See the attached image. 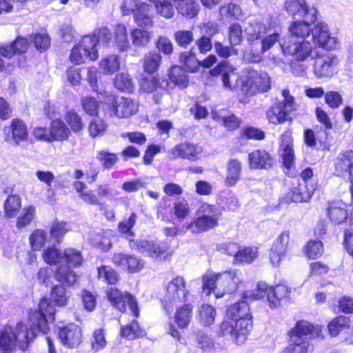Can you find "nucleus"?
<instances>
[{
    "label": "nucleus",
    "mask_w": 353,
    "mask_h": 353,
    "mask_svg": "<svg viewBox=\"0 0 353 353\" xmlns=\"http://www.w3.org/2000/svg\"><path fill=\"white\" fill-rule=\"evenodd\" d=\"M106 297L111 305L121 312H125L128 305L132 315L136 318L139 317L138 302L131 293L122 292L117 288H110L106 291Z\"/></svg>",
    "instance_id": "obj_9"
},
{
    "label": "nucleus",
    "mask_w": 353,
    "mask_h": 353,
    "mask_svg": "<svg viewBox=\"0 0 353 353\" xmlns=\"http://www.w3.org/2000/svg\"><path fill=\"white\" fill-rule=\"evenodd\" d=\"M241 163L237 159L229 161L227 166V176L225 183L228 186L234 185L240 179Z\"/></svg>",
    "instance_id": "obj_34"
},
{
    "label": "nucleus",
    "mask_w": 353,
    "mask_h": 353,
    "mask_svg": "<svg viewBox=\"0 0 353 353\" xmlns=\"http://www.w3.org/2000/svg\"><path fill=\"white\" fill-rule=\"evenodd\" d=\"M334 175L346 177L348 171L353 167V150L340 152L334 159Z\"/></svg>",
    "instance_id": "obj_22"
},
{
    "label": "nucleus",
    "mask_w": 353,
    "mask_h": 353,
    "mask_svg": "<svg viewBox=\"0 0 353 353\" xmlns=\"http://www.w3.org/2000/svg\"><path fill=\"white\" fill-rule=\"evenodd\" d=\"M216 316V309L210 305H202L199 309V321L204 326H210L213 324Z\"/></svg>",
    "instance_id": "obj_35"
},
{
    "label": "nucleus",
    "mask_w": 353,
    "mask_h": 353,
    "mask_svg": "<svg viewBox=\"0 0 353 353\" xmlns=\"http://www.w3.org/2000/svg\"><path fill=\"white\" fill-rule=\"evenodd\" d=\"M66 225L65 222H56L53 223L50 231V240H53L56 243L59 244L61 239L68 232Z\"/></svg>",
    "instance_id": "obj_58"
},
{
    "label": "nucleus",
    "mask_w": 353,
    "mask_h": 353,
    "mask_svg": "<svg viewBox=\"0 0 353 353\" xmlns=\"http://www.w3.org/2000/svg\"><path fill=\"white\" fill-rule=\"evenodd\" d=\"M144 333L145 331L140 327L137 320H133L131 323L127 325L121 326L120 330L121 336L129 340L143 336Z\"/></svg>",
    "instance_id": "obj_38"
},
{
    "label": "nucleus",
    "mask_w": 353,
    "mask_h": 353,
    "mask_svg": "<svg viewBox=\"0 0 353 353\" xmlns=\"http://www.w3.org/2000/svg\"><path fill=\"white\" fill-rule=\"evenodd\" d=\"M107 125L105 122L99 117L93 118L89 125L88 130L90 137L96 138L102 136L105 132Z\"/></svg>",
    "instance_id": "obj_54"
},
{
    "label": "nucleus",
    "mask_w": 353,
    "mask_h": 353,
    "mask_svg": "<svg viewBox=\"0 0 353 353\" xmlns=\"http://www.w3.org/2000/svg\"><path fill=\"white\" fill-rule=\"evenodd\" d=\"M168 78L174 86H178L181 89L188 86L189 75L187 71L181 66H172L169 70Z\"/></svg>",
    "instance_id": "obj_30"
},
{
    "label": "nucleus",
    "mask_w": 353,
    "mask_h": 353,
    "mask_svg": "<svg viewBox=\"0 0 353 353\" xmlns=\"http://www.w3.org/2000/svg\"><path fill=\"white\" fill-rule=\"evenodd\" d=\"M176 44L184 48L193 41V33L191 30H180L176 31L174 35Z\"/></svg>",
    "instance_id": "obj_60"
},
{
    "label": "nucleus",
    "mask_w": 353,
    "mask_h": 353,
    "mask_svg": "<svg viewBox=\"0 0 353 353\" xmlns=\"http://www.w3.org/2000/svg\"><path fill=\"white\" fill-rule=\"evenodd\" d=\"M110 101L112 112L119 118L131 117L138 111V103L132 99L111 97Z\"/></svg>",
    "instance_id": "obj_14"
},
{
    "label": "nucleus",
    "mask_w": 353,
    "mask_h": 353,
    "mask_svg": "<svg viewBox=\"0 0 353 353\" xmlns=\"http://www.w3.org/2000/svg\"><path fill=\"white\" fill-rule=\"evenodd\" d=\"M252 315L250 306L245 301H240L230 305L225 319L220 325L219 334L230 335L236 342L244 341L245 335L252 329Z\"/></svg>",
    "instance_id": "obj_3"
},
{
    "label": "nucleus",
    "mask_w": 353,
    "mask_h": 353,
    "mask_svg": "<svg viewBox=\"0 0 353 353\" xmlns=\"http://www.w3.org/2000/svg\"><path fill=\"white\" fill-rule=\"evenodd\" d=\"M192 305L186 304L176 311L175 320L179 327L184 328L188 325L192 317Z\"/></svg>",
    "instance_id": "obj_42"
},
{
    "label": "nucleus",
    "mask_w": 353,
    "mask_h": 353,
    "mask_svg": "<svg viewBox=\"0 0 353 353\" xmlns=\"http://www.w3.org/2000/svg\"><path fill=\"white\" fill-rule=\"evenodd\" d=\"M58 336L63 345L74 347L81 342V329L75 323H69L59 328Z\"/></svg>",
    "instance_id": "obj_17"
},
{
    "label": "nucleus",
    "mask_w": 353,
    "mask_h": 353,
    "mask_svg": "<svg viewBox=\"0 0 353 353\" xmlns=\"http://www.w3.org/2000/svg\"><path fill=\"white\" fill-rule=\"evenodd\" d=\"M350 325V319L347 316L340 315L334 318L328 324L329 333L332 336H337L341 331L348 328Z\"/></svg>",
    "instance_id": "obj_37"
},
{
    "label": "nucleus",
    "mask_w": 353,
    "mask_h": 353,
    "mask_svg": "<svg viewBox=\"0 0 353 353\" xmlns=\"http://www.w3.org/2000/svg\"><path fill=\"white\" fill-rule=\"evenodd\" d=\"M316 184L301 183L289 189L285 193L283 201L287 203L292 202L302 203L308 202L316 190Z\"/></svg>",
    "instance_id": "obj_15"
},
{
    "label": "nucleus",
    "mask_w": 353,
    "mask_h": 353,
    "mask_svg": "<svg viewBox=\"0 0 353 353\" xmlns=\"http://www.w3.org/2000/svg\"><path fill=\"white\" fill-rule=\"evenodd\" d=\"M112 39V33L106 27L95 30L92 34L84 36L79 43L75 45L70 52L72 63L79 65L86 59L95 61L99 57L98 45L108 46Z\"/></svg>",
    "instance_id": "obj_4"
},
{
    "label": "nucleus",
    "mask_w": 353,
    "mask_h": 353,
    "mask_svg": "<svg viewBox=\"0 0 353 353\" xmlns=\"http://www.w3.org/2000/svg\"><path fill=\"white\" fill-rule=\"evenodd\" d=\"M44 261L50 265L59 263L63 258V253L55 247H50L44 250L43 253Z\"/></svg>",
    "instance_id": "obj_61"
},
{
    "label": "nucleus",
    "mask_w": 353,
    "mask_h": 353,
    "mask_svg": "<svg viewBox=\"0 0 353 353\" xmlns=\"http://www.w3.org/2000/svg\"><path fill=\"white\" fill-rule=\"evenodd\" d=\"M21 208V198L19 195L12 194L8 196L4 203L5 214L8 217H13L17 215Z\"/></svg>",
    "instance_id": "obj_43"
},
{
    "label": "nucleus",
    "mask_w": 353,
    "mask_h": 353,
    "mask_svg": "<svg viewBox=\"0 0 353 353\" xmlns=\"http://www.w3.org/2000/svg\"><path fill=\"white\" fill-rule=\"evenodd\" d=\"M179 62L187 72H196L200 68V61L196 57L194 48L188 52H181L179 55Z\"/></svg>",
    "instance_id": "obj_32"
},
{
    "label": "nucleus",
    "mask_w": 353,
    "mask_h": 353,
    "mask_svg": "<svg viewBox=\"0 0 353 353\" xmlns=\"http://www.w3.org/2000/svg\"><path fill=\"white\" fill-rule=\"evenodd\" d=\"M35 48L40 52L47 50L50 46V38L47 33H35L30 36Z\"/></svg>",
    "instance_id": "obj_45"
},
{
    "label": "nucleus",
    "mask_w": 353,
    "mask_h": 353,
    "mask_svg": "<svg viewBox=\"0 0 353 353\" xmlns=\"http://www.w3.org/2000/svg\"><path fill=\"white\" fill-rule=\"evenodd\" d=\"M256 77L254 81L256 87L261 92H266L271 88V79L266 72L256 73Z\"/></svg>",
    "instance_id": "obj_64"
},
{
    "label": "nucleus",
    "mask_w": 353,
    "mask_h": 353,
    "mask_svg": "<svg viewBox=\"0 0 353 353\" xmlns=\"http://www.w3.org/2000/svg\"><path fill=\"white\" fill-rule=\"evenodd\" d=\"M233 67L229 64L228 61L224 60L210 70V73L211 76L220 79L224 88L231 89L230 74L233 72Z\"/></svg>",
    "instance_id": "obj_25"
},
{
    "label": "nucleus",
    "mask_w": 353,
    "mask_h": 353,
    "mask_svg": "<svg viewBox=\"0 0 353 353\" xmlns=\"http://www.w3.org/2000/svg\"><path fill=\"white\" fill-rule=\"evenodd\" d=\"M178 13L187 19L196 17L200 11V4L197 0H179L174 3Z\"/></svg>",
    "instance_id": "obj_26"
},
{
    "label": "nucleus",
    "mask_w": 353,
    "mask_h": 353,
    "mask_svg": "<svg viewBox=\"0 0 353 353\" xmlns=\"http://www.w3.org/2000/svg\"><path fill=\"white\" fill-rule=\"evenodd\" d=\"M152 2H155L156 8L158 14L161 16L170 19L174 14V6L171 2L167 0H150Z\"/></svg>",
    "instance_id": "obj_55"
},
{
    "label": "nucleus",
    "mask_w": 353,
    "mask_h": 353,
    "mask_svg": "<svg viewBox=\"0 0 353 353\" xmlns=\"http://www.w3.org/2000/svg\"><path fill=\"white\" fill-rule=\"evenodd\" d=\"M47 232L43 230L37 229L34 230L30 236V243L34 250H39L43 246L47 241Z\"/></svg>",
    "instance_id": "obj_48"
},
{
    "label": "nucleus",
    "mask_w": 353,
    "mask_h": 353,
    "mask_svg": "<svg viewBox=\"0 0 353 353\" xmlns=\"http://www.w3.org/2000/svg\"><path fill=\"white\" fill-rule=\"evenodd\" d=\"M169 85L170 83L167 79H161L156 77H145L142 79L141 83V87L143 91L148 93L157 92L154 95V99L156 103H159L161 99V95H159V94H161L162 91H165Z\"/></svg>",
    "instance_id": "obj_19"
},
{
    "label": "nucleus",
    "mask_w": 353,
    "mask_h": 353,
    "mask_svg": "<svg viewBox=\"0 0 353 353\" xmlns=\"http://www.w3.org/2000/svg\"><path fill=\"white\" fill-rule=\"evenodd\" d=\"M339 59L332 53H325L314 57L313 72L318 78H330L337 73Z\"/></svg>",
    "instance_id": "obj_13"
},
{
    "label": "nucleus",
    "mask_w": 353,
    "mask_h": 353,
    "mask_svg": "<svg viewBox=\"0 0 353 353\" xmlns=\"http://www.w3.org/2000/svg\"><path fill=\"white\" fill-rule=\"evenodd\" d=\"M196 146L189 142L176 145L170 151V157L173 159L181 158L194 161L197 159Z\"/></svg>",
    "instance_id": "obj_24"
},
{
    "label": "nucleus",
    "mask_w": 353,
    "mask_h": 353,
    "mask_svg": "<svg viewBox=\"0 0 353 353\" xmlns=\"http://www.w3.org/2000/svg\"><path fill=\"white\" fill-rule=\"evenodd\" d=\"M63 285L64 284L62 283H61V284L54 285L52 287L50 290L51 300L59 307L66 305L71 294L70 292ZM65 285H67L65 284Z\"/></svg>",
    "instance_id": "obj_33"
},
{
    "label": "nucleus",
    "mask_w": 353,
    "mask_h": 353,
    "mask_svg": "<svg viewBox=\"0 0 353 353\" xmlns=\"http://www.w3.org/2000/svg\"><path fill=\"white\" fill-rule=\"evenodd\" d=\"M98 276L110 285L115 284L119 279L117 272L111 267L105 265L98 268Z\"/></svg>",
    "instance_id": "obj_50"
},
{
    "label": "nucleus",
    "mask_w": 353,
    "mask_h": 353,
    "mask_svg": "<svg viewBox=\"0 0 353 353\" xmlns=\"http://www.w3.org/2000/svg\"><path fill=\"white\" fill-rule=\"evenodd\" d=\"M219 12L222 17L239 19V17L242 14V10L239 5L230 3L227 5L221 6L219 9Z\"/></svg>",
    "instance_id": "obj_57"
},
{
    "label": "nucleus",
    "mask_w": 353,
    "mask_h": 353,
    "mask_svg": "<svg viewBox=\"0 0 353 353\" xmlns=\"http://www.w3.org/2000/svg\"><path fill=\"white\" fill-rule=\"evenodd\" d=\"M188 294L185 290V281L182 276H176L167 286V295L161 300L162 305L168 314L173 310L172 305L176 301H185Z\"/></svg>",
    "instance_id": "obj_11"
},
{
    "label": "nucleus",
    "mask_w": 353,
    "mask_h": 353,
    "mask_svg": "<svg viewBox=\"0 0 353 353\" xmlns=\"http://www.w3.org/2000/svg\"><path fill=\"white\" fill-rule=\"evenodd\" d=\"M161 55L157 52H150L144 58V70L148 74L155 72L161 62Z\"/></svg>",
    "instance_id": "obj_41"
},
{
    "label": "nucleus",
    "mask_w": 353,
    "mask_h": 353,
    "mask_svg": "<svg viewBox=\"0 0 353 353\" xmlns=\"http://www.w3.org/2000/svg\"><path fill=\"white\" fill-rule=\"evenodd\" d=\"M51 141H63L68 139L70 130L61 119H54L50 125Z\"/></svg>",
    "instance_id": "obj_28"
},
{
    "label": "nucleus",
    "mask_w": 353,
    "mask_h": 353,
    "mask_svg": "<svg viewBox=\"0 0 353 353\" xmlns=\"http://www.w3.org/2000/svg\"><path fill=\"white\" fill-rule=\"evenodd\" d=\"M131 38L134 46L144 47L150 41V34L145 30L134 28L131 31Z\"/></svg>",
    "instance_id": "obj_44"
},
{
    "label": "nucleus",
    "mask_w": 353,
    "mask_h": 353,
    "mask_svg": "<svg viewBox=\"0 0 353 353\" xmlns=\"http://www.w3.org/2000/svg\"><path fill=\"white\" fill-rule=\"evenodd\" d=\"M285 10L294 19L301 18L292 21L289 26V34L282 40H290L294 37L296 41L306 39L312 34L314 44L319 47L331 50L337 46L336 38L331 37L328 26L324 22H318L312 28V24L318 19L319 11L314 6L307 4L306 0H286Z\"/></svg>",
    "instance_id": "obj_1"
},
{
    "label": "nucleus",
    "mask_w": 353,
    "mask_h": 353,
    "mask_svg": "<svg viewBox=\"0 0 353 353\" xmlns=\"http://www.w3.org/2000/svg\"><path fill=\"white\" fill-rule=\"evenodd\" d=\"M218 225V221L214 218H208L197 214L196 217L190 222L187 228L192 232H201L214 228Z\"/></svg>",
    "instance_id": "obj_31"
},
{
    "label": "nucleus",
    "mask_w": 353,
    "mask_h": 353,
    "mask_svg": "<svg viewBox=\"0 0 353 353\" xmlns=\"http://www.w3.org/2000/svg\"><path fill=\"white\" fill-rule=\"evenodd\" d=\"M114 85L117 89L128 93H132L134 88L132 79L125 72H121L116 75Z\"/></svg>",
    "instance_id": "obj_36"
},
{
    "label": "nucleus",
    "mask_w": 353,
    "mask_h": 353,
    "mask_svg": "<svg viewBox=\"0 0 353 353\" xmlns=\"http://www.w3.org/2000/svg\"><path fill=\"white\" fill-rule=\"evenodd\" d=\"M294 37L290 40H282L280 43L281 49L285 56H292L297 61H304L310 57L313 52L312 43L306 39H301L296 41Z\"/></svg>",
    "instance_id": "obj_10"
},
{
    "label": "nucleus",
    "mask_w": 353,
    "mask_h": 353,
    "mask_svg": "<svg viewBox=\"0 0 353 353\" xmlns=\"http://www.w3.org/2000/svg\"><path fill=\"white\" fill-rule=\"evenodd\" d=\"M325 210L327 217L333 224L347 223L349 219L347 205L341 200L328 201Z\"/></svg>",
    "instance_id": "obj_16"
},
{
    "label": "nucleus",
    "mask_w": 353,
    "mask_h": 353,
    "mask_svg": "<svg viewBox=\"0 0 353 353\" xmlns=\"http://www.w3.org/2000/svg\"><path fill=\"white\" fill-rule=\"evenodd\" d=\"M63 258L67 265H60L57 268L55 277L57 280L68 287L73 285L77 281L78 276L71 267L81 266L83 261L81 252L74 248H68L63 252Z\"/></svg>",
    "instance_id": "obj_6"
},
{
    "label": "nucleus",
    "mask_w": 353,
    "mask_h": 353,
    "mask_svg": "<svg viewBox=\"0 0 353 353\" xmlns=\"http://www.w3.org/2000/svg\"><path fill=\"white\" fill-rule=\"evenodd\" d=\"M100 65L105 72L114 73L120 67L119 57L114 54L108 55L101 61Z\"/></svg>",
    "instance_id": "obj_52"
},
{
    "label": "nucleus",
    "mask_w": 353,
    "mask_h": 353,
    "mask_svg": "<svg viewBox=\"0 0 353 353\" xmlns=\"http://www.w3.org/2000/svg\"><path fill=\"white\" fill-rule=\"evenodd\" d=\"M290 241L289 231L283 232L274 242L270 252V260L275 267L279 265L285 256Z\"/></svg>",
    "instance_id": "obj_18"
},
{
    "label": "nucleus",
    "mask_w": 353,
    "mask_h": 353,
    "mask_svg": "<svg viewBox=\"0 0 353 353\" xmlns=\"http://www.w3.org/2000/svg\"><path fill=\"white\" fill-rule=\"evenodd\" d=\"M96 158L101 162L104 169L108 170L112 168L118 161L117 154L105 150L98 151Z\"/></svg>",
    "instance_id": "obj_47"
},
{
    "label": "nucleus",
    "mask_w": 353,
    "mask_h": 353,
    "mask_svg": "<svg viewBox=\"0 0 353 353\" xmlns=\"http://www.w3.org/2000/svg\"><path fill=\"white\" fill-rule=\"evenodd\" d=\"M202 283L203 293H205L208 296L213 292L216 298L219 299L223 297V293H220L219 291L216 275H204L202 278Z\"/></svg>",
    "instance_id": "obj_39"
},
{
    "label": "nucleus",
    "mask_w": 353,
    "mask_h": 353,
    "mask_svg": "<svg viewBox=\"0 0 353 353\" xmlns=\"http://www.w3.org/2000/svg\"><path fill=\"white\" fill-rule=\"evenodd\" d=\"M55 308L47 299H41L38 310L31 312L28 323L19 322L14 327L13 335L19 348L26 351L37 336L38 332L46 334L50 330L49 321H54Z\"/></svg>",
    "instance_id": "obj_2"
},
{
    "label": "nucleus",
    "mask_w": 353,
    "mask_h": 353,
    "mask_svg": "<svg viewBox=\"0 0 353 353\" xmlns=\"http://www.w3.org/2000/svg\"><path fill=\"white\" fill-rule=\"evenodd\" d=\"M129 247L131 250H137L145 256L152 259H161L168 250L167 243L164 241H154L149 240H130Z\"/></svg>",
    "instance_id": "obj_12"
},
{
    "label": "nucleus",
    "mask_w": 353,
    "mask_h": 353,
    "mask_svg": "<svg viewBox=\"0 0 353 353\" xmlns=\"http://www.w3.org/2000/svg\"><path fill=\"white\" fill-rule=\"evenodd\" d=\"M320 329L303 320L296 322L294 327L289 331L290 343L281 353H309L312 352L313 345L308 341L307 336L313 337L319 334Z\"/></svg>",
    "instance_id": "obj_5"
},
{
    "label": "nucleus",
    "mask_w": 353,
    "mask_h": 353,
    "mask_svg": "<svg viewBox=\"0 0 353 353\" xmlns=\"http://www.w3.org/2000/svg\"><path fill=\"white\" fill-rule=\"evenodd\" d=\"M134 21L142 28L150 27L152 24V20L148 13V7L145 3L139 6V9L134 14Z\"/></svg>",
    "instance_id": "obj_40"
},
{
    "label": "nucleus",
    "mask_w": 353,
    "mask_h": 353,
    "mask_svg": "<svg viewBox=\"0 0 353 353\" xmlns=\"http://www.w3.org/2000/svg\"><path fill=\"white\" fill-rule=\"evenodd\" d=\"M249 165L253 170H268L272 167L274 159L264 150H256L248 155Z\"/></svg>",
    "instance_id": "obj_21"
},
{
    "label": "nucleus",
    "mask_w": 353,
    "mask_h": 353,
    "mask_svg": "<svg viewBox=\"0 0 353 353\" xmlns=\"http://www.w3.org/2000/svg\"><path fill=\"white\" fill-rule=\"evenodd\" d=\"M323 252V245L321 241L310 240L305 247V254L310 259H317L320 257Z\"/></svg>",
    "instance_id": "obj_56"
},
{
    "label": "nucleus",
    "mask_w": 353,
    "mask_h": 353,
    "mask_svg": "<svg viewBox=\"0 0 353 353\" xmlns=\"http://www.w3.org/2000/svg\"><path fill=\"white\" fill-rule=\"evenodd\" d=\"M217 285L220 293L230 294L236 290L239 279L236 276L234 272H225L216 274Z\"/></svg>",
    "instance_id": "obj_23"
},
{
    "label": "nucleus",
    "mask_w": 353,
    "mask_h": 353,
    "mask_svg": "<svg viewBox=\"0 0 353 353\" xmlns=\"http://www.w3.org/2000/svg\"><path fill=\"white\" fill-rule=\"evenodd\" d=\"M115 43L120 51H125L130 47L126 28L119 26L115 32Z\"/></svg>",
    "instance_id": "obj_49"
},
{
    "label": "nucleus",
    "mask_w": 353,
    "mask_h": 353,
    "mask_svg": "<svg viewBox=\"0 0 353 353\" xmlns=\"http://www.w3.org/2000/svg\"><path fill=\"white\" fill-rule=\"evenodd\" d=\"M257 256L256 252L252 248L247 247L241 249L236 259H234L235 264L241 265L243 263H251Z\"/></svg>",
    "instance_id": "obj_51"
},
{
    "label": "nucleus",
    "mask_w": 353,
    "mask_h": 353,
    "mask_svg": "<svg viewBox=\"0 0 353 353\" xmlns=\"http://www.w3.org/2000/svg\"><path fill=\"white\" fill-rule=\"evenodd\" d=\"M99 103L92 97H86L82 99L83 110L91 116H97L99 109Z\"/></svg>",
    "instance_id": "obj_63"
},
{
    "label": "nucleus",
    "mask_w": 353,
    "mask_h": 353,
    "mask_svg": "<svg viewBox=\"0 0 353 353\" xmlns=\"http://www.w3.org/2000/svg\"><path fill=\"white\" fill-rule=\"evenodd\" d=\"M14 327L7 325L0 332V351L1 353H12L17 344L13 335Z\"/></svg>",
    "instance_id": "obj_29"
},
{
    "label": "nucleus",
    "mask_w": 353,
    "mask_h": 353,
    "mask_svg": "<svg viewBox=\"0 0 353 353\" xmlns=\"http://www.w3.org/2000/svg\"><path fill=\"white\" fill-rule=\"evenodd\" d=\"M65 119L74 132L77 133L82 130L83 128L82 119L74 110L68 111Z\"/></svg>",
    "instance_id": "obj_53"
},
{
    "label": "nucleus",
    "mask_w": 353,
    "mask_h": 353,
    "mask_svg": "<svg viewBox=\"0 0 353 353\" xmlns=\"http://www.w3.org/2000/svg\"><path fill=\"white\" fill-rule=\"evenodd\" d=\"M137 219V214L132 212L128 218H124L122 221L118 223V229L120 233L130 236H134V232L132 228L134 226Z\"/></svg>",
    "instance_id": "obj_46"
},
{
    "label": "nucleus",
    "mask_w": 353,
    "mask_h": 353,
    "mask_svg": "<svg viewBox=\"0 0 353 353\" xmlns=\"http://www.w3.org/2000/svg\"><path fill=\"white\" fill-rule=\"evenodd\" d=\"M325 104L332 109L339 108L343 102L342 94L334 90H330L325 92L324 96Z\"/></svg>",
    "instance_id": "obj_59"
},
{
    "label": "nucleus",
    "mask_w": 353,
    "mask_h": 353,
    "mask_svg": "<svg viewBox=\"0 0 353 353\" xmlns=\"http://www.w3.org/2000/svg\"><path fill=\"white\" fill-rule=\"evenodd\" d=\"M229 39L232 46L240 44L243 40V30L238 23H232L229 27Z\"/></svg>",
    "instance_id": "obj_62"
},
{
    "label": "nucleus",
    "mask_w": 353,
    "mask_h": 353,
    "mask_svg": "<svg viewBox=\"0 0 353 353\" xmlns=\"http://www.w3.org/2000/svg\"><path fill=\"white\" fill-rule=\"evenodd\" d=\"M29 41L26 37H18L10 45L0 47V54L4 57L10 58L15 54H22L27 52Z\"/></svg>",
    "instance_id": "obj_27"
},
{
    "label": "nucleus",
    "mask_w": 353,
    "mask_h": 353,
    "mask_svg": "<svg viewBox=\"0 0 353 353\" xmlns=\"http://www.w3.org/2000/svg\"><path fill=\"white\" fill-rule=\"evenodd\" d=\"M290 290L284 285H277L275 288L268 285L264 281H259L255 291L245 292L244 297L250 296L254 300L263 299L266 296L271 308H276L280 305L281 300L289 298Z\"/></svg>",
    "instance_id": "obj_7"
},
{
    "label": "nucleus",
    "mask_w": 353,
    "mask_h": 353,
    "mask_svg": "<svg viewBox=\"0 0 353 353\" xmlns=\"http://www.w3.org/2000/svg\"><path fill=\"white\" fill-rule=\"evenodd\" d=\"M7 141H13L17 145L28 138V128L25 123L19 119H14L9 127L4 128Z\"/></svg>",
    "instance_id": "obj_20"
},
{
    "label": "nucleus",
    "mask_w": 353,
    "mask_h": 353,
    "mask_svg": "<svg viewBox=\"0 0 353 353\" xmlns=\"http://www.w3.org/2000/svg\"><path fill=\"white\" fill-rule=\"evenodd\" d=\"M282 95L284 99L272 103L266 112V117L271 123L279 124L292 121L290 114L296 110L294 98L288 89L283 90Z\"/></svg>",
    "instance_id": "obj_8"
}]
</instances>
